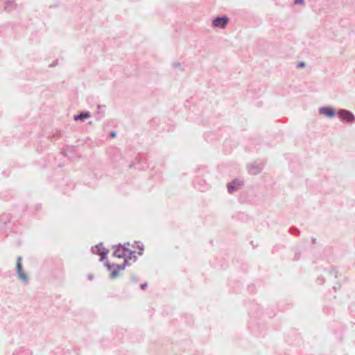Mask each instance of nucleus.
Returning <instances> with one entry per match:
<instances>
[{"label": "nucleus", "mask_w": 355, "mask_h": 355, "mask_svg": "<svg viewBox=\"0 0 355 355\" xmlns=\"http://www.w3.org/2000/svg\"><path fill=\"white\" fill-rule=\"evenodd\" d=\"M21 257H18L17 259L16 263V273L19 278V279L24 284H27L28 283V275L22 270L21 266Z\"/></svg>", "instance_id": "f257e3e1"}, {"label": "nucleus", "mask_w": 355, "mask_h": 355, "mask_svg": "<svg viewBox=\"0 0 355 355\" xmlns=\"http://www.w3.org/2000/svg\"><path fill=\"white\" fill-rule=\"evenodd\" d=\"M337 115L342 121L352 123L355 121V116L354 114L345 109H340L337 112Z\"/></svg>", "instance_id": "f03ea898"}, {"label": "nucleus", "mask_w": 355, "mask_h": 355, "mask_svg": "<svg viewBox=\"0 0 355 355\" xmlns=\"http://www.w3.org/2000/svg\"><path fill=\"white\" fill-rule=\"evenodd\" d=\"M115 250L113 252V256L118 258H123L126 256L125 252H127L129 254H135V251L132 250L128 248L122 246L121 244H119L118 246H114Z\"/></svg>", "instance_id": "7ed1b4c3"}, {"label": "nucleus", "mask_w": 355, "mask_h": 355, "mask_svg": "<svg viewBox=\"0 0 355 355\" xmlns=\"http://www.w3.org/2000/svg\"><path fill=\"white\" fill-rule=\"evenodd\" d=\"M91 250L94 254L101 255L100 261H103L107 259V254L109 252L108 250H105L104 248L102 243H98L95 247H92Z\"/></svg>", "instance_id": "20e7f679"}, {"label": "nucleus", "mask_w": 355, "mask_h": 355, "mask_svg": "<svg viewBox=\"0 0 355 355\" xmlns=\"http://www.w3.org/2000/svg\"><path fill=\"white\" fill-rule=\"evenodd\" d=\"M243 182L240 179H235L232 182H229L227 185V191L230 193H232L233 192L239 189L241 186H242Z\"/></svg>", "instance_id": "39448f33"}, {"label": "nucleus", "mask_w": 355, "mask_h": 355, "mask_svg": "<svg viewBox=\"0 0 355 355\" xmlns=\"http://www.w3.org/2000/svg\"><path fill=\"white\" fill-rule=\"evenodd\" d=\"M228 21L229 18L227 17H218L213 20V26L214 27L224 28L227 26Z\"/></svg>", "instance_id": "423d86ee"}, {"label": "nucleus", "mask_w": 355, "mask_h": 355, "mask_svg": "<svg viewBox=\"0 0 355 355\" xmlns=\"http://www.w3.org/2000/svg\"><path fill=\"white\" fill-rule=\"evenodd\" d=\"M318 112L320 114H323L328 118H333L336 115L335 110L331 107H320Z\"/></svg>", "instance_id": "0eeeda50"}, {"label": "nucleus", "mask_w": 355, "mask_h": 355, "mask_svg": "<svg viewBox=\"0 0 355 355\" xmlns=\"http://www.w3.org/2000/svg\"><path fill=\"white\" fill-rule=\"evenodd\" d=\"M263 164L262 163H254L248 166V171L252 175H257L262 171Z\"/></svg>", "instance_id": "6e6552de"}, {"label": "nucleus", "mask_w": 355, "mask_h": 355, "mask_svg": "<svg viewBox=\"0 0 355 355\" xmlns=\"http://www.w3.org/2000/svg\"><path fill=\"white\" fill-rule=\"evenodd\" d=\"M127 264H128V261L126 259L121 265L115 264L114 269L113 270V271L112 272V273L110 275V278L111 279L115 278L118 275L119 272L121 270H123L125 268V267L127 266Z\"/></svg>", "instance_id": "1a4fd4ad"}, {"label": "nucleus", "mask_w": 355, "mask_h": 355, "mask_svg": "<svg viewBox=\"0 0 355 355\" xmlns=\"http://www.w3.org/2000/svg\"><path fill=\"white\" fill-rule=\"evenodd\" d=\"M90 117V114L88 112H81L79 114L75 115L73 116L74 121H83L84 119H88Z\"/></svg>", "instance_id": "9d476101"}, {"label": "nucleus", "mask_w": 355, "mask_h": 355, "mask_svg": "<svg viewBox=\"0 0 355 355\" xmlns=\"http://www.w3.org/2000/svg\"><path fill=\"white\" fill-rule=\"evenodd\" d=\"M104 265L108 270H112V272L113 270L114 269L115 264L114 263H113V264L109 263L107 260H106L105 261Z\"/></svg>", "instance_id": "9b49d317"}, {"label": "nucleus", "mask_w": 355, "mask_h": 355, "mask_svg": "<svg viewBox=\"0 0 355 355\" xmlns=\"http://www.w3.org/2000/svg\"><path fill=\"white\" fill-rule=\"evenodd\" d=\"M172 67L174 69H180V71H183V68L182 67V64L180 63V62H173L172 64Z\"/></svg>", "instance_id": "f8f14e48"}, {"label": "nucleus", "mask_w": 355, "mask_h": 355, "mask_svg": "<svg viewBox=\"0 0 355 355\" xmlns=\"http://www.w3.org/2000/svg\"><path fill=\"white\" fill-rule=\"evenodd\" d=\"M131 256L129 257L130 260H132L133 262L136 261L137 259V257L135 254H130Z\"/></svg>", "instance_id": "ddd939ff"}, {"label": "nucleus", "mask_w": 355, "mask_h": 355, "mask_svg": "<svg viewBox=\"0 0 355 355\" xmlns=\"http://www.w3.org/2000/svg\"><path fill=\"white\" fill-rule=\"evenodd\" d=\"M294 3L303 5L304 3V0H295Z\"/></svg>", "instance_id": "4468645a"}, {"label": "nucleus", "mask_w": 355, "mask_h": 355, "mask_svg": "<svg viewBox=\"0 0 355 355\" xmlns=\"http://www.w3.org/2000/svg\"><path fill=\"white\" fill-rule=\"evenodd\" d=\"M305 67V63L304 62H300L297 64V68H302Z\"/></svg>", "instance_id": "2eb2a0df"}, {"label": "nucleus", "mask_w": 355, "mask_h": 355, "mask_svg": "<svg viewBox=\"0 0 355 355\" xmlns=\"http://www.w3.org/2000/svg\"><path fill=\"white\" fill-rule=\"evenodd\" d=\"M140 287H141V288L142 290H145V289L146 288V287H147V284H146V283L143 284H141V285L140 286Z\"/></svg>", "instance_id": "dca6fc26"}, {"label": "nucleus", "mask_w": 355, "mask_h": 355, "mask_svg": "<svg viewBox=\"0 0 355 355\" xmlns=\"http://www.w3.org/2000/svg\"><path fill=\"white\" fill-rule=\"evenodd\" d=\"M116 132H114V131H112V132H110V137H111L112 138H114V137H116Z\"/></svg>", "instance_id": "f3484780"}, {"label": "nucleus", "mask_w": 355, "mask_h": 355, "mask_svg": "<svg viewBox=\"0 0 355 355\" xmlns=\"http://www.w3.org/2000/svg\"><path fill=\"white\" fill-rule=\"evenodd\" d=\"M93 278H94L93 275L89 274V275H87V279H88L89 280H92V279H93Z\"/></svg>", "instance_id": "a211bd4d"}, {"label": "nucleus", "mask_w": 355, "mask_h": 355, "mask_svg": "<svg viewBox=\"0 0 355 355\" xmlns=\"http://www.w3.org/2000/svg\"><path fill=\"white\" fill-rule=\"evenodd\" d=\"M144 249H141L140 251L138 252L139 255H141L143 254Z\"/></svg>", "instance_id": "6ab92c4d"}]
</instances>
